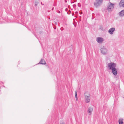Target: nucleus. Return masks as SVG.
Wrapping results in <instances>:
<instances>
[{
    "label": "nucleus",
    "instance_id": "obj_3",
    "mask_svg": "<svg viewBox=\"0 0 124 124\" xmlns=\"http://www.w3.org/2000/svg\"><path fill=\"white\" fill-rule=\"evenodd\" d=\"M102 2V0H96L94 2V6L96 8H98L101 5Z\"/></svg>",
    "mask_w": 124,
    "mask_h": 124
},
{
    "label": "nucleus",
    "instance_id": "obj_6",
    "mask_svg": "<svg viewBox=\"0 0 124 124\" xmlns=\"http://www.w3.org/2000/svg\"><path fill=\"white\" fill-rule=\"evenodd\" d=\"M115 31V28L114 27L110 28L108 31V33L111 35H112L113 33Z\"/></svg>",
    "mask_w": 124,
    "mask_h": 124
},
{
    "label": "nucleus",
    "instance_id": "obj_13",
    "mask_svg": "<svg viewBox=\"0 0 124 124\" xmlns=\"http://www.w3.org/2000/svg\"><path fill=\"white\" fill-rule=\"evenodd\" d=\"M75 98H76V100H77L78 98H77V92H76V91L75 93Z\"/></svg>",
    "mask_w": 124,
    "mask_h": 124
},
{
    "label": "nucleus",
    "instance_id": "obj_18",
    "mask_svg": "<svg viewBox=\"0 0 124 124\" xmlns=\"http://www.w3.org/2000/svg\"><path fill=\"white\" fill-rule=\"evenodd\" d=\"M3 84L4 83L2 82L1 81H0V84Z\"/></svg>",
    "mask_w": 124,
    "mask_h": 124
},
{
    "label": "nucleus",
    "instance_id": "obj_32",
    "mask_svg": "<svg viewBox=\"0 0 124 124\" xmlns=\"http://www.w3.org/2000/svg\"><path fill=\"white\" fill-rule=\"evenodd\" d=\"M55 24H56V23H55Z\"/></svg>",
    "mask_w": 124,
    "mask_h": 124
},
{
    "label": "nucleus",
    "instance_id": "obj_8",
    "mask_svg": "<svg viewBox=\"0 0 124 124\" xmlns=\"http://www.w3.org/2000/svg\"><path fill=\"white\" fill-rule=\"evenodd\" d=\"M93 108H92L91 107H89L88 108L87 112L88 113H89V115H91V113L93 111Z\"/></svg>",
    "mask_w": 124,
    "mask_h": 124
},
{
    "label": "nucleus",
    "instance_id": "obj_11",
    "mask_svg": "<svg viewBox=\"0 0 124 124\" xmlns=\"http://www.w3.org/2000/svg\"><path fill=\"white\" fill-rule=\"evenodd\" d=\"M119 15L121 16H124V10H122L119 13Z\"/></svg>",
    "mask_w": 124,
    "mask_h": 124
},
{
    "label": "nucleus",
    "instance_id": "obj_19",
    "mask_svg": "<svg viewBox=\"0 0 124 124\" xmlns=\"http://www.w3.org/2000/svg\"><path fill=\"white\" fill-rule=\"evenodd\" d=\"M100 28L101 30H102L103 28L102 27H101Z\"/></svg>",
    "mask_w": 124,
    "mask_h": 124
},
{
    "label": "nucleus",
    "instance_id": "obj_21",
    "mask_svg": "<svg viewBox=\"0 0 124 124\" xmlns=\"http://www.w3.org/2000/svg\"><path fill=\"white\" fill-rule=\"evenodd\" d=\"M82 14V12H80V14Z\"/></svg>",
    "mask_w": 124,
    "mask_h": 124
},
{
    "label": "nucleus",
    "instance_id": "obj_7",
    "mask_svg": "<svg viewBox=\"0 0 124 124\" xmlns=\"http://www.w3.org/2000/svg\"><path fill=\"white\" fill-rule=\"evenodd\" d=\"M96 40L98 43H100L101 42L103 41V38H101L98 37L97 38Z\"/></svg>",
    "mask_w": 124,
    "mask_h": 124
},
{
    "label": "nucleus",
    "instance_id": "obj_1",
    "mask_svg": "<svg viewBox=\"0 0 124 124\" xmlns=\"http://www.w3.org/2000/svg\"><path fill=\"white\" fill-rule=\"evenodd\" d=\"M108 68L109 70H111L112 72L113 75L116 76L117 73V70L116 68V63L111 62L108 63Z\"/></svg>",
    "mask_w": 124,
    "mask_h": 124
},
{
    "label": "nucleus",
    "instance_id": "obj_26",
    "mask_svg": "<svg viewBox=\"0 0 124 124\" xmlns=\"http://www.w3.org/2000/svg\"><path fill=\"white\" fill-rule=\"evenodd\" d=\"M60 13V11H59V12H58V13Z\"/></svg>",
    "mask_w": 124,
    "mask_h": 124
},
{
    "label": "nucleus",
    "instance_id": "obj_14",
    "mask_svg": "<svg viewBox=\"0 0 124 124\" xmlns=\"http://www.w3.org/2000/svg\"><path fill=\"white\" fill-rule=\"evenodd\" d=\"M78 5L79 7H80L81 6L80 3H78Z\"/></svg>",
    "mask_w": 124,
    "mask_h": 124
},
{
    "label": "nucleus",
    "instance_id": "obj_5",
    "mask_svg": "<svg viewBox=\"0 0 124 124\" xmlns=\"http://www.w3.org/2000/svg\"><path fill=\"white\" fill-rule=\"evenodd\" d=\"M101 53L103 55H105L107 54L108 50L104 46L101 49Z\"/></svg>",
    "mask_w": 124,
    "mask_h": 124
},
{
    "label": "nucleus",
    "instance_id": "obj_28",
    "mask_svg": "<svg viewBox=\"0 0 124 124\" xmlns=\"http://www.w3.org/2000/svg\"><path fill=\"white\" fill-rule=\"evenodd\" d=\"M42 4H42H42V5H44V4Z\"/></svg>",
    "mask_w": 124,
    "mask_h": 124
},
{
    "label": "nucleus",
    "instance_id": "obj_15",
    "mask_svg": "<svg viewBox=\"0 0 124 124\" xmlns=\"http://www.w3.org/2000/svg\"><path fill=\"white\" fill-rule=\"evenodd\" d=\"M71 11L70 10H69L67 14H70Z\"/></svg>",
    "mask_w": 124,
    "mask_h": 124
},
{
    "label": "nucleus",
    "instance_id": "obj_25",
    "mask_svg": "<svg viewBox=\"0 0 124 124\" xmlns=\"http://www.w3.org/2000/svg\"><path fill=\"white\" fill-rule=\"evenodd\" d=\"M39 32L40 33H41L42 32Z\"/></svg>",
    "mask_w": 124,
    "mask_h": 124
},
{
    "label": "nucleus",
    "instance_id": "obj_22",
    "mask_svg": "<svg viewBox=\"0 0 124 124\" xmlns=\"http://www.w3.org/2000/svg\"><path fill=\"white\" fill-rule=\"evenodd\" d=\"M72 16H73L74 15V13H72Z\"/></svg>",
    "mask_w": 124,
    "mask_h": 124
},
{
    "label": "nucleus",
    "instance_id": "obj_29",
    "mask_svg": "<svg viewBox=\"0 0 124 124\" xmlns=\"http://www.w3.org/2000/svg\"><path fill=\"white\" fill-rule=\"evenodd\" d=\"M65 2H67V1H65Z\"/></svg>",
    "mask_w": 124,
    "mask_h": 124
},
{
    "label": "nucleus",
    "instance_id": "obj_17",
    "mask_svg": "<svg viewBox=\"0 0 124 124\" xmlns=\"http://www.w3.org/2000/svg\"><path fill=\"white\" fill-rule=\"evenodd\" d=\"M73 6L74 8L76 6V5L75 4H74L73 5Z\"/></svg>",
    "mask_w": 124,
    "mask_h": 124
},
{
    "label": "nucleus",
    "instance_id": "obj_12",
    "mask_svg": "<svg viewBox=\"0 0 124 124\" xmlns=\"http://www.w3.org/2000/svg\"><path fill=\"white\" fill-rule=\"evenodd\" d=\"M123 119H119L118 121L119 124H123Z\"/></svg>",
    "mask_w": 124,
    "mask_h": 124
},
{
    "label": "nucleus",
    "instance_id": "obj_23",
    "mask_svg": "<svg viewBox=\"0 0 124 124\" xmlns=\"http://www.w3.org/2000/svg\"><path fill=\"white\" fill-rule=\"evenodd\" d=\"M54 8L53 7L52 8V10H54Z\"/></svg>",
    "mask_w": 124,
    "mask_h": 124
},
{
    "label": "nucleus",
    "instance_id": "obj_4",
    "mask_svg": "<svg viewBox=\"0 0 124 124\" xmlns=\"http://www.w3.org/2000/svg\"><path fill=\"white\" fill-rule=\"evenodd\" d=\"M115 4L112 3L110 2H109L107 6V10L108 11H112L114 8Z\"/></svg>",
    "mask_w": 124,
    "mask_h": 124
},
{
    "label": "nucleus",
    "instance_id": "obj_30",
    "mask_svg": "<svg viewBox=\"0 0 124 124\" xmlns=\"http://www.w3.org/2000/svg\"><path fill=\"white\" fill-rule=\"evenodd\" d=\"M56 29L55 28H54V29Z\"/></svg>",
    "mask_w": 124,
    "mask_h": 124
},
{
    "label": "nucleus",
    "instance_id": "obj_9",
    "mask_svg": "<svg viewBox=\"0 0 124 124\" xmlns=\"http://www.w3.org/2000/svg\"><path fill=\"white\" fill-rule=\"evenodd\" d=\"M120 7H124V0H121L119 3Z\"/></svg>",
    "mask_w": 124,
    "mask_h": 124
},
{
    "label": "nucleus",
    "instance_id": "obj_10",
    "mask_svg": "<svg viewBox=\"0 0 124 124\" xmlns=\"http://www.w3.org/2000/svg\"><path fill=\"white\" fill-rule=\"evenodd\" d=\"M39 63L45 65L46 64V62L44 59H41L39 63H38V64Z\"/></svg>",
    "mask_w": 124,
    "mask_h": 124
},
{
    "label": "nucleus",
    "instance_id": "obj_20",
    "mask_svg": "<svg viewBox=\"0 0 124 124\" xmlns=\"http://www.w3.org/2000/svg\"><path fill=\"white\" fill-rule=\"evenodd\" d=\"M75 13V14H77L78 13V12L77 11V12H76Z\"/></svg>",
    "mask_w": 124,
    "mask_h": 124
},
{
    "label": "nucleus",
    "instance_id": "obj_16",
    "mask_svg": "<svg viewBox=\"0 0 124 124\" xmlns=\"http://www.w3.org/2000/svg\"><path fill=\"white\" fill-rule=\"evenodd\" d=\"M38 3L37 2H35V6H37L38 5Z\"/></svg>",
    "mask_w": 124,
    "mask_h": 124
},
{
    "label": "nucleus",
    "instance_id": "obj_27",
    "mask_svg": "<svg viewBox=\"0 0 124 124\" xmlns=\"http://www.w3.org/2000/svg\"><path fill=\"white\" fill-rule=\"evenodd\" d=\"M3 86L4 87H5V86Z\"/></svg>",
    "mask_w": 124,
    "mask_h": 124
},
{
    "label": "nucleus",
    "instance_id": "obj_31",
    "mask_svg": "<svg viewBox=\"0 0 124 124\" xmlns=\"http://www.w3.org/2000/svg\"><path fill=\"white\" fill-rule=\"evenodd\" d=\"M41 4H42V2H41Z\"/></svg>",
    "mask_w": 124,
    "mask_h": 124
},
{
    "label": "nucleus",
    "instance_id": "obj_24",
    "mask_svg": "<svg viewBox=\"0 0 124 124\" xmlns=\"http://www.w3.org/2000/svg\"><path fill=\"white\" fill-rule=\"evenodd\" d=\"M35 35V37H36L37 38V36H36V35Z\"/></svg>",
    "mask_w": 124,
    "mask_h": 124
},
{
    "label": "nucleus",
    "instance_id": "obj_2",
    "mask_svg": "<svg viewBox=\"0 0 124 124\" xmlns=\"http://www.w3.org/2000/svg\"><path fill=\"white\" fill-rule=\"evenodd\" d=\"M85 101L86 103H88L90 101V94L88 92L85 93Z\"/></svg>",
    "mask_w": 124,
    "mask_h": 124
}]
</instances>
